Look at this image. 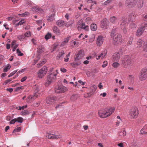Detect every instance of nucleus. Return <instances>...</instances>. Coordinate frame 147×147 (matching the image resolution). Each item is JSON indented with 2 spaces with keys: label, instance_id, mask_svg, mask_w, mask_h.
<instances>
[{
  "label": "nucleus",
  "instance_id": "c756f323",
  "mask_svg": "<svg viewBox=\"0 0 147 147\" xmlns=\"http://www.w3.org/2000/svg\"><path fill=\"white\" fill-rule=\"evenodd\" d=\"M53 30L55 33L57 34L60 33V30L57 26H54L53 28Z\"/></svg>",
  "mask_w": 147,
  "mask_h": 147
},
{
  "label": "nucleus",
  "instance_id": "72a5a7b5",
  "mask_svg": "<svg viewBox=\"0 0 147 147\" xmlns=\"http://www.w3.org/2000/svg\"><path fill=\"white\" fill-rule=\"evenodd\" d=\"M25 22L26 21L25 19H22L19 22L15 24L16 26H17L19 25H21Z\"/></svg>",
  "mask_w": 147,
  "mask_h": 147
},
{
  "label": "nucleus",
  "instance_id": "4468645a",
  "mask_svg": "<svg viewBox=\"0 0 147 147\" xmlns=\"http://www.w3.org/2000/svg\"><path fill=\"white\" fill-rule=\"evenodd\" d=\"M109 24V22L107 19H104L101 21V27L103 29H105L107 28V26Z\"/></svg>",
  "mask_w": 147,
  "mask_h": 147
},
{
  "label": "nucleus",
  "instance_id": "052dcab7",
  "mask_svg": "<svg viewBox=\"0 0 147 147\" xmlns=\"http://www.w3.org/2000/svg\"><path fill=\"white\" fill-rule=\"evenodd\" d=\"M42 22V20H39L36 21V23L38 25L40 26Z\"/></svg>",
  "mask_w": 147,
  "mask_h": 147
},
{
  "label": "nucleus",
  "instance_id": "9d476101",
  "mask_svg": "<svg viewBox=\"0 0 147 147\" xmlns=\"http://www.w3.org/2000/svg\"><path fill=\"white\" fill-rule=\"evenodd\" d=\"M66 90V88L63 86H58L55 89L56 93H59L65 92Z\"/></svg>",
  "mask_w": 147,
  "mask_h": 147
},
{
  "label": "nucleus",
  "instance_id": "f8f14e48",
  "mask_svg": "<svg viewBox=\"0 0 147 147\" xmlns=\"http://www.w3.org/2000/svg\"><path fill=\"white\" fill-rule=\"evenodd\" d=\"M127 23V19L124 17H122L121 20H120L118 23L121 29L125 28L126 24Z\"/></svg>",
  "mask_w": 147,
  "mask_h": 147
},
{
  "label": "nucleus",
  "instance_id": "2eb2a0df",
  "mask_svg": "<svg viewBox=\"0 0 147 147\" xmlns=\"http://www.w3.org/2000/svg\"><path fill=\"white\" fill-rule=\"evenodd\" d=\"M80 22H78V24L80 25V26H79L78 27V29H84L86 31H88L89 30V27L88 25H86L84 23H81L80 24Z\"/></svg>",
  "mask_w": 147,
  "mask_h": 147
},
{
  "label": "nucleus",
  "instance_id": "6ab92c4d",
  "mask_svg": "<svg viewBox=\"0 0 147 147\" xmlns=\"http://www.w3.org/2000/svg\"><path fill=\"white\" fill-rule=\"evenodd\" d=\"M65 54L64 51L63 50H62L57 55L56 59L57 60H62L64 57Z\"/></svg>",
  "mask_w": 147,
  "mask_h": 147
},
{
  "label": "nucleus",
  "instance_id": "13d9d810",
  "mask_svg": "<svg viewBox=\"0 0 147 147\" xmlns=\"http://www.w3.org/2000/svg\"><path fill=\"white\" fill-rule=\"evenodd\" d=\"M16 122V118L12 120L9 122L10 124H13Z\"/></svg>",
  "mask_w": 147,
  "mask_h": 147
},
{
  "label": "nucleus",
  "instance_id": "393cba45",
  "mask_svg": "<svg viewBox=\"0 0 147 147\" xmlns=\"http://www.w3.org/2000/svg\"><path fill=\"white\" fill-rule=\"evenodd\" d=\"M37 52L39 53H42L44 51L45 49L42 45L38 46L37 48Z\"/></svg>",
  "mask_w": 147,
  "mask_h": 147
},
{
  "label": "nucleus",
  "instance_id": "603ef678",
  "mask_svg": "<svg viewBox=\"0 0 147 147\" xmlns=\"http://www.w3.org/2000/svg\"><path fill=\"white\" fill-rule=\"evenodd\" d=\"M21 129V127H18L15 129L13 131V133H14L16 132H19Z\"/></svg>",
  "mask_w": 147,
  "mask_h": 147
},
{
  "label": "nucleus",
  "instance_id": "c85d7f7f",
  "mask_svg": "<svg viewBox=\"0 0 147 147\" xmlns=\"http://www.w3.org/2000/svg\"><path fill=\"white\" fill-rule=\"evenodd\" d=\"M90 29L93 31H95L97 29V25L94 23H93L91 25Z\"/></svg>",
  "mask_w": 147,
  "mask_h": 147
},
{
  "label": "nucleus",
  "instance_id": "a211bd4d",
  "mask_svg": "<svg viewBox=\"0 0 147 147\" xmlns=\"http://www.w3.org/2000/svg\"><path fill=\"white\" fill-rule=\"evenodd\" d=\"M104 41L103 37L101 36H99L97 39L96 44L98 46H100Z\"/></svg>",
  "mask_w": 147,
  "mask_h": 147
},
{
  "label": "nucleus",
  "instance_id": "f03ea898",
  "mask_svg": "<svg viewBox=\"0 0 147 147\" xmlns=\"http://www.w3.org/2000/svg\"><path fill=\"white\" fill-rule=\"evenodd\" d=\"M131 60L128 55L124 56L122 60V64L124 68H129L131 65Z\"/></svg>",
  "mask_w": 147,
  "mask_h": 147
},
{
  "label": "nucleus",
  "instance_id": "a19ab883",
  "mask_svg": "<svg viewBox=\"0 0 147 147\" xmlns=\"http://www.w3.org/2000/svg\"><path fill=\"white\" fill-rule=\"evenodd\" d=\"M104 52L105 53H101L100 55V57L102 59L105 56H106V55L107 53V51L106 50H105L104 51Z\"/></svg>",
  "mask_w": 147,
  "mask_h": 147
},
{
  "label": "nucleus",
  "instance_id": "dca6fc26",
  "mask_svg": "<svg viewBox=\"0 0 147 147\" xmlns=\"http://www.w3.org/2000/svg\"><path fill=\"white\" fill-rule=\"evenodd\" d=\"M54 134L48 133L47 134V136L49 139H58L62 138L61 136L60 135H56Z\"/></svg>",
  "mask_w": 147,
  "mask_h": 147
},
{
  "label": "nucleus",
  "instance_id": "6e6d98bb",
  "mask_svg": "<svg viewBox=\"0 0 147 147\" xmlns=\"http://www.w3.org/2000/svg\"><path fill=\"white\" fill-rule=\"evenodd\" d=\"M107 61H105L104 62L103 64L102 65V67L103 68H104L107 66Z\"/></svg>",
  "mask_w": 147,
  "mask_h": 147
},
{
  "label": "nucleus",
  "instance_id": "7ed1b4c3",
  "mask_svg": "<svg viewBox=\"0 0 147 147\" xmlns=\"http://www.w3.org/2000/svg\"><path fill=\"white\" fill-rule=\"evenodd\" d=\"M55 71V73H52L47 76V80L45 84L46 86H48L49 84H50L54 80L56 79V76L58 73V72L57 69H56Z\"/></svg>",
  "mask_w": 147,
  "mask_h": 147
},
{
  "label": "nucleus",
  "instance_id": "a878e982",
  "mask_svg": "<svg viewBox=\"0 0 147 147\" xmlns=\"http://www.w3.org/2000/svg\"><path fill=\"white\" fill-rule=\"evenodd\" d=\"M110 20L111 23L113 24H116L117 23V18L116 17L113 16L111 17Z\"/></svg>",
  "mask_w": 147,
  "mask_h": 147
},
{
  "label": "nucleus",
  "instance_id": "6e6552de",
  "mask_svg": "<svg viewBox=\"0 0 147 147\" xmlns=\"http://www.w3.org/2000/svg\"><path fill=\"white\" fill-rule=\"evenodd\" d=\"M146 27H147V22L142 24V26L137 30L136 35L138 36H140L144 31L145 28Z\"/></svg>",
  "mask_w": 147,
  "mask_h": 147
},
{
  "label": "nucleus",
  "instance_id": "f3484780",
  "mask_svg": "<svg viewBox=\"0 0 147 147\" xmlns=\"http://www.w3.org/2000/svg\"><path fill=\"white\" fill-rule=\"evenodd\" d=\"M56 100L55 96L49 97L47 98L46 102L49 104H52L54 103Z\"/></svg>",
  "mask_w": 147,
  "mask_h": 147
},
{
  "label": "nucleus",
  "instance_id": "680f3d73",
  "mask_svg": "<svg viewBox=\"0 0 147 147\" xmlns=\"http://www.w3.org/2000/svg\"><path fill=\"white\" fill-rule=\"evenodd\" d=\"M60 70L61 72L63 73H65L66 71V69L63 67L61 68Z\"/></svg>",
  "mask_w": 147,
  "mask_h": 147
},
{
  "label": "nucleus",
  "instance_id": "de8ad7c7",
  "mask_svg": "<svg viewBox=\"0 0 147 147\" xmlns=\"http://www.w3.org/2000/svg\"><path fill=\"white\" fill-rule=\"evenodd\" d=\"M119 65V64L117 62H115L113 64V66L114 68H117Z\"/></svg>",
  "mask_w": 147,
  "mask_h": 147
},
{
  "label": "nucleus",
  "instance_id": "f257e3e1",
  "mask_svg": "<svg viewBox=\"0 0 147 147\" xmlns=\"http://www.w3.org/2000/svg\"><path fill=\"white\" fill-rule=\"evenodd\" d=\"M114 111L115 109L113 108L109 109H103L100 110L98 112V113L100 117L105 118L110 115Z\"/></svg>",
  "mask_w": 147,
  "mask_h": 147
},
{
  "label": "nucleus",
  "instance_id": "c03bdc74",
  "mask_svg": "<svg viewBox=\"0 0 147 147\" xmlns=\"http://www.w3.org/2000/svg\"><path fill=\"white\" fill-rule=\"evenodd\" d=\"M116 32V28H113L112 29V31L111 33V37H113L114 34Z\"/></svg>",
  "mask_w": 147,
  "mask_h": 147
},
{
  "label": "nucleus",
  "instance_id": "0eeeda50",
  "mask_svg": "<svg viewBox=\"0 0 147 147\" xmlns=\"http://www.w3.org/2000/svg\"><path fill=\"white\" fill-rule=\"evenodd\" d=\"M47 71V67L43 66L38 72V77L40 78H42L46 74Z\"/></svg>",
  "mask_w": 147,
  "mask_h": 147
},
{
  "label": "nucleus",
  "instance_id": "7c9ffc66",
  "mask_svg": "<svg viewBox=\"0 0 147 147\" xmlns=\"http://www.w3.org/2000/svg\"><path fill=\"white\" fill-rule=\"evenodd\" d=\"M135 18V17L134 14L132 13L129 16L128 20L129 21H133Z\"/></svg>",
  "mask_w": 147,
  "mask_h": 147
},
{
  "label": "nucleus",
  "instance_id": "09e8293b",
  "mask_svg": "<svg viewBox=\"0 0 147 147\" xmlns=\"http://www.w3.org/2000/svg\"><path fill=\"white\" fill-rule=\"evenodd\" d=\"M18 38L20 40H22L25 38V36L23 35H20L18 36Z\"/></svg>",
  "mask_w": 147,
  "mask_h": 147
},
{
  "label": "nucleus",
  "instance_id": "a18cd8bd",
  "mask_svg": "<svg viewBox=\"0 0 147 147\" xmlns=\"http://www.w3.org/2000/svg\"><path fill=\"white\" fill-rule=\"evenodd\" d=\"M146 134H147V131H146L144 128L141 130L140 133V134L141 135Z\"/></svg>",
  "mask_w": 147,
  "mask_h": 147
},
{
  "label": "nucleus",
  "instance_id": "37998d69",
  "mask_svg": "<svg viewBox=\"0 0 147 147\" xmlns=\"http://www.w3.org/2000/svg\"><path fill=\"white\" fill-rule=\"evenodd\" d=\"M51 37V33H48L45 36V38L46 40H47Z\"/></svg>",
  "mask_w": 147,
  "mask_h": 147
},
{
  "label": "nucleus",
  "instance_id": "69168bd1",
  "mask_svg": "<svg viewBox=\"0 0 147 147\" xmlns=\"http://www.w3.org/2000/svg\"><path fill=\"white\" fill-rule=\"evenodd\" d=\"M7 90L10 92H11L13 91V88H7Z\"/></svg>",
  "mask_w": 147,
  "mask_h": 147
},
{
  "label": "nucleus",
  "instance_id": "4c0bfd02",
  "mask_svg": "<svg viewBox=\"0 0 147 147\" xmlns=\"http://www.w3.org/2000/svg\"><path fill=\"white\" fill-rule=\"evenodd\" d=\"M143 41L141 39H139L138 40L137 42V44L138 45V47L139 48L141 47L142 46V44Z\"/></svg>",
  "mask_w": 147,
  "mask_h": 147
},
{
  "label": "nucleus",
  "instance_id": "b1692460",
  "mask_svg": "<svg viewBox=\"0 0 147 147\" xmlns=\"http://www.w3.org/2000/svg\"><path fill=\"white\" fill-rule=\"evenodd\" d=\"M126 135V132L124 129H121L119 131V135L121 137L124 136Z\"/></svg>",
  "mask_w": 147,
  "mask_h": 147
},
{
  "label": "nucleus",
  "instance_id": "8fccbe9b",
  "mask_svg": "<svg viewBox=\"0 0 147 147\" xmlns=\"http://www.w3.org/2000/svg\"><path fill=\"white\" fill-rule=\"evenodd\" d=\"M134 76L132 75H130L129 76V80L131 82H133L134 80Z\"/></svg>",
  "mask_w": 147,
  "mask_h": 147
},
{
  "label": "nucleus",
  "instance_id": "3c124183",
  "mask_svg": "<svg viewBox=\"0 0 147 147\" xmlns=\"http://www.w3.org/2000/svg\"><path fill=\"white\" fill-rule=\"evenodd\" d=\"M31 33L30 32L28 31L26 32L24 34L25 37V36L27 37H29L31 36Z\"/></svg>",
  "mask_w": 147,
  "mask_h": 147
},
{
  "label": "nucleus",
  "instance_id": "c9c22d12",
  "mask_svg": "<svg viewBox=\"0 0 147 147\" xmlns=\"http://www.w3.org/2000/svg\"><path fill=\"white\" fill-rule=\"evenodd\" d=\"M11 67V66L9 64H8L3 69V71L4 72H6Z\"/></svg>",
  "mask_w": 147,
  "mask_h": 147
},
{
  "label": "nucleus",
  "instance_id": "2f4dec72",
  "mask_svg": "<svg viewBox=\"0 0 147 147\" xmlns=\"http://www.w3.org/2000/svg\"><path fill=\"white\" fill-rule=\"evenodd\" d=\"M55 15L54 14H52L51 15L48 17L47 20L50 21H52L55 19Z\"/></svg>",
  "mask_w": 147,
  "mask_h": 147
},
{
  "label": "nucleus",
  "instance_id": "423d86ee",
  "mask_svg": "<svg viewBox=\"0 0 147 147\" xmlns=\"http://www.w3.org/2000/svg\"><path fill=\"white\" fill-rule=\"evenodd\" d=\"M113 43L114 45L120 44L122 41V36L119 34H115L113 36Z\"/></svg>",
  "mask_w": 147,
  "mask_h": 147
},
{
  "label": "nucleus",
  "instance_id": "e2e57ef3",
  "mask_svg": "<svg viewBox=\"0 0 147 147\" xmlns=\"http://www.w3.org/2000/svg\"><path fill=\"white\" fill-rule=\"evenodd\" d=\"M18 47V45H15L14 46L12 49V51L13 52H14L15 51L16 49Z\"/></svg>",
  "mask_w": 147,
  "mask_h": 147
},
{
  "label": "nucleus",
  "instance_id": "58836bf2",
  "mask_svg": "<svg viewBox=\"0 0 147 147\" xmlns=\"http://www.w3.org/2000/svg\"><path fill=\"white\" fill-rule=\"evenodd\" d=\"M29 113V111L27 110H25L22 111L21 113V115H28Z\"/></svg>",
  "mask_w": 147,
  "mask_h": 147
},
{
  "label": "nucleus",
  "instance_id": "4be33fe9",
  "mask_svg": "<svg viewBox=\"0 0 147 147\" xmlns=\"http://www.w3.org/2000/svg\"><path fill=\"white\" fill-rule=\"evenodd\" d=\"M32 9L33 11H35L38 13H42L44 12V10L40 7H36L34 6L32 8Z\"/></svg>",
  "mask_w": 147,
  "mask_h": 147
},
{
  "label": "nucleus",
  "instance_id": "4d7b16f0",
  "mask_svg": "<svg viewBox=\"0 0 147 147\" xmlns=\"http://www.w3.org/2000/svg\"><path fill=\"white\" fill-rule=\"evenodd\" d=\"M17 71V70H15L13 72L11 73L8 76V77H10L14 74Z\"/></svg>",
  "mask_w": 147,
  "mask_h": 147
},
{
  "label": "nucleus",
  "instance_id": "338daca9",
  "mask_svg": "<svg viewBox=\"0 0 147 147\" xmlns=\"http://www.w3.org/2000/svg\"><path fill=\"white\" fill-rule=\"evenodd\" d=\"M78 82L80 84H81L83 86L86 83L85 82H82L81 80H79L78 81Z\"/></svg>",
  "mask_w": 147,
  "mask_h": 147
},
{
  "label": "nucleus",
  "instance_id": "5701e85b",
  "mask_svg": "<svg viewBox=\"0 0 147 147\" xmlns=\"http://www.w3.org/2000/svg\"><path fill=\"white\" fill-rule=\"evenodd\" d=\"M79 97L77 94H74L72 95L70 98V100L72 101H74L76 100Z\"/></svg>",
  "mask_w": 147,
  "mask_h": 147
},
{
  "label": "nucleus",
  "instance_id": "bf43d9fd",
  "mask_svg": "<svg viewBox=\"0 0 147 147\" xmlns=\"http://www.w3.org/2000/svg\"><path fill=\"white\" fill-rule=\"evenodd\" d=\"M133 39V38L132 37H130L129 38V39L128 41V44L129 45H131L132 42V40Z\"/></svg>",
  "mask_w": 147,
  "mask_h": 147
},
{
  "label": "nucleus",
  "instance_id": "473e14b6",
  "mask_svg": "<svg viewBox=\"0 0 147 147\" xmlns=\"http://www.w3.org/2000/svg\"><path fill=\"white\" fill-rule=\"evenodd\" d=\"M74 22V20H71L69 21L68 22H66L65 26L68 27L70 26Z\"/></svg>",
  "mask_w": 147,
  "mask_h": 147
},
{
  "label": "nucleus",
  "instance_id": "20e7f679",
  "mask_svg": "<svg viewBox=\"0 0 147 147\" xmlns=\"http://www.w3.org/2000/svg\"><path fill=\"white\" fill-rule=\"evenodd\" d=\"M147 78V68L142 69L139 76V79L141 81H144Z\"/></svg>",
  "mask_w": 147,
  "mask_h": 147
},
{
  "label": "nucleus",
  "instance_id": "864d4df0",
  "mask_svg": "<svg viewBox=\"0 0 147 147\" xmlns=\"http://www.w3.org/2000/svg\"><path fill=\"white\" fill-rule=\"evenodd\" d=\"M16 52L18 56H22L23 55V53H22L20 51L19 49H17L16 50Z\"/></svg>",
  "mask_w": 147,
  "mask_h": 147
},
{
  "label": "nucleus",
  "instance_id": "bb28decb",
  "mask_svg": "<svg viewBox=\"0 0 147 147\" xmlns=\"http://www.w3.org/2000/svg\"><path fill=\"white\" fill-rule=\"evenodd\" d=\"M82 55L77 54L76 57L75 58V61L77 62V61L81 59L84 56V53H82Z\"/></svg>",
  "mask_w": 147,
  "mask_h": 147
},
{
  "label": "nucleus",
  "instance_id": "e433bc0d",
  "mask_svg": "<svg viewBox=\"0 0 147 147\" xmlns=\"http://www.w3.org/2000/svg\"><path fill=\"white\" fill-rule=\"evenodd\" d=\"M113 0H107L104 3H102V5H104L105 6H106L110 3H111L112 1H113Z\"/></svg>",
  "mask_w": 147,
  "mask_h": 147
},
{
  "label": "nucleus",
  "instance_id": "39448f33",
  "mask_svg": "<svg viewBox=\"0 0 147 147\" xmlns=\"http://www.w3.org/2000/svg\"><path fill=\"white\" fill-rule=\"evenodd\" d=\"M138 114V110L137 108H132L129 111V115L131 119L136 118Z\"/></svg>",
  "mask_w": 147,
  "mask_h": 147
},
{
  "label": "nucleus",
  "instance_id": "aec40b11",
  "mask_svg": "<svg viewBox=\"0 0 147 147\" xmlns=\"http://www.w3.org/2000/svg\"><path fill=\"white\" fill-rule=\"evenodd\" d=\"M120 57V54L119 53H114L112 56V60L113 61H119Z\"/></svg>",
  "mask_w": 147,
  "mask_h": 147
},
{
  "label": "nucleus",
  "instance_id": "49530a36",
  "mask_svg": "<svg viewBox=\"0 0 147 147\" xmlns=\"http://www.w3.org/2000/svg\"><path fill=\"white\" fill-rule=\"evenodd\" d=\"M71 66L73 67H76L77 66L80 64V63H71Z\"/></svg>",
  "mask_w": 147,
  "mask_h": 147
},
{
  "label": "nucleus",
  "instance_id": "ea45409f",
  "mask_svg": "<svg viewBox=\"0 0 147 147\" xmlns=\"http://www.w3.org/2000/svg\"><path fill=\"white\" fill-rule=\"evenodd\" d=\"M27 107V105H24L22 107L19 106L18 107H17L16 109L19 110H21L22 109H24L25 108H26Z\"/></svg>",
  "mask_w": 147,
  "mask_h": 147
},
{
  "label": "nucleus",
  "instance_id": "0e129e2a",
  "mask_svg": "<svg viewBox=\"0 0 147 147\" xmlns=\"http://www.w3.org/2000/svg\"><path fill=\"white\" fill-rule=\"evenodd\" d=\"M16 41L15 40H13L11 44V47H13L16 45Z\"/></svg>",
  "mask_w": 147,
  "mask_h": 147
},
{
  "label": "nucleus",
  "instance_id": "5fc2aeb1",
  "mask_svg": "<svg viewBox=\"0 0 147 147\" xmlns=\"http://www.w3.org/2000/svg\"><path fill=\"white\" fill-rule=\"evenodd\" d=\"M45 60H43L42 61H41L40 63H39L38 64V67H39V65L40 66H42V65L45 64Z\"/></svg>",
  "mask_w": 147,
  "mask_h": 147
},
{
  "label": "nucleus",
  "instance_id": "412c9836",
  "mask_svg": "<svg viewBox=\"0 0 147 147\" xmlns=\"http://www.w3.org/2000/svg\"><path fill=\"white\" fill-rule=\"evenodd\" d=\"M56 24L59 27H63L65 26L66 22L63 20H59L56 22Z\"/></svg>",
  "mask_w": 147,
  "mask_h": 147
},
{
  "label": "nucleus",
  "instance_id": "79ce46f5",
  "mask_svg": "<svg viewBox=\"0 0 147 147\" xmlns=\"http://www.w3.org/2000/svg\"><path fill=\"white\" fill-rule=\"evenodd\" d=\"M23 119L21 117H18L17 118H16V122H18L19 123H22L23 122Z\"/></svg>",
  "mask_w": 147,
  "mask_h": 147
},
{
  "label": "nucleus",
  "instance_id": "774afa93",
  "mask_svg": "<svg viewBox=\"0 0 147 147\" xmlns=\"http://www.w3.org/2000/svg\"><path fill=\"white\" fill-rule=\"evenodd\" d=\"M27 79V77L26 76H25L23 78H22L21 80V81L22 82H23L25 81Z\"/></svg>",
  "mask_w": 147,
  "mask_h": 147
},
{
  "label": "nucleus",
  "instance_id": "ddd939ff",
  "mask_svg": "<svg viewBox=\"0 0 147 147\" xmlns=\"http://www.w3.org/2000/svg\"><path fill=\"white\" fill-rule=\"evenodd\" d=\"M96 89V86L94 85H92L90 88V92L86 94L84 96L85 97L87 98V97H90L91 95L93 94V93L95 92Z\"/></svg>",
  "mask_w": 147,
  "mask_h": 147
},
{
  "label": "nucleus",
  "instance_id": "cd10ccee",
  "mask_svg": "<svg viewBox=\"0 0 147 147\" xmlns=\"http://www.w3.org/2000/svg\"><path fill=\"white\" fill-rule=\"evenodd\" d=\"M144 0H139L138 2L137 5L138 7L141 8L143 6Z\"/></svg>",
  "mask_w": 147,
  "mask_h": 147
},
{
  "label": "nucleus",
  "instance_id": "1a4fd4ad",
  "mask_svg": "<svg viewBox=\"0 0 147 147\" xmlns=\"http://www.w3.org/2000/svg\"><path fill=\"white\" fill-rule=\"evenodd\" d=\"M40 88L39 87H37L35 90V93L33 95L29 97L30 99H35L38 98L40 95L39 92H41Z\"/></svg>",
  "mask_w": 147,
  "mask_h": 147
},
{
  "label": "nucleus",
  "instance_id": "f704fd0d",
  "mask_svg": "<svg viewBox=\"0 0 147 147\" xmlns=\"http://www.w3.org/2000/svg\"><path fill=\"white\" fill-rule=\"evenodd\" d=\"M142 48L144 51L146 52H147V42H144Z\"/></svg>",
  "mask_w": 147,
  "mask_h": 147
},
{
  "label": "nucleus",
  "instance_id": "9b49d317",
  "mask_svg": "<svg viewBox=\"0 0 147 147\" xmlns=\"http://www.w3.org/2000/svg\"><path fill=\"white\" fill-rule=\"evenodd\" d=\"M136 0H127L125 3V5L128 7H130L134 6L136 4Z\"/></svg>",
  "mask_w": 147,
  "mask_h": 147
}]
</instances>
